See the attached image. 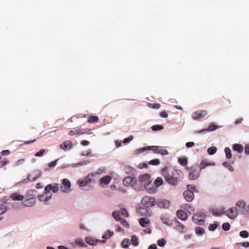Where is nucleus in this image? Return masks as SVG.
<instances>
[{
    "label": "nucleus",
    "instance_id": "59",
    "mask_svg": "<svg viewBox=\"0 0 249 249\" xmlns=\"http://www.w3.org/2000/svg\"><path fill=\"white\" fill-rule=\"evenodd\" d=\"M184 208L186 209H187L188 208L190 210V211L188 210V212L190 213H191V211L194 212V210L192 209V207L191 206V205L190 204H185L184 205Z\"/></svg>",
    "mask_w": 249,
    "mask_h": 249
},
{
    "label": "nucleus",
    "instance_id": "63",
    "mask_svg": "<svg viewBox=\"0 0 249 249\" xmlns=\"http://www.w3.org/2000/svg\"><path fill=\"white\" fill-rule=\"evenodd\" d=\"M160 116L163 118H167L168 117V114L166 113L165 111H162L160 114Z\"/></svg>",
    "mask_w": 249,
    "mask_h": 249
},
{
    "label": "nucleus",
    "instance_id": "7",
    "mask_svg": "<svg viewBox=\"0 0 249 249\" xmlns=\"http://www.w3.org/2000/svg\"><path fill=\"white\" fill-rule=\"evenodd\" d=\"M71 184L70 181L67 178L62 180V185L60 187V190L64 193H68L70 191Z\"/></svg>",
    "mask_w": 249,
    "mask_h": 249
},
{
    "label": "nucleus",
    "instance_id": "64",
    "mask_svg": "<svg viewBox=\"0 0 249 249\" xmlns=\"http://www.w3.org/2000/svg\"><path fill=\"white\" fill-rule=\"evenodd\" d=\"M239 244L246 248L249 247V242H248L240 243Z\"/></svg>",
    "mask_w": 249,
    "mask_h": 249
},
{
    "label": "nucleus",
    "instance_id": "19",
    "mask_svg": "<svg viewBox=\"0 0 249 249\" xmlns=\"http://www.w3.org/2000/svg\"><path fill=\"white\" fill-rule=\"evenodd\" d=\"M111 179V177L109 176H106L102 178L100 180V184L101 185L108 184Z\"/></svg>",
    "mask_w": 249,
    "mask_h": 249
},
{
    "label": "nucleus",
    "instance_id": "21",
    "mask_svg": "<svg viewBox=\"0 0 249 249\" xmlns=\"http://www.w3.org/2000/svg\"><path fill=\"white\" fill-rule=\"evenodd\" d=\"M225 213V208L217 209L213 211V214L215 216H219Z\"/></svg>",
    "mask_w": 249,
    "mask_h": 249
},
{
    "label": "nucleus",
    "instance_id": "1",
    "mask_svg": "<svg viewBox=\"0 0 249 249\" xmlns=\"http://www.w3.org/2000/svg\"><path fill=\"white\" fill-rule=\"evenodd\" d=\"M161 172L166 181L172 185H176L183 178L182 172L179 169H172L165 167Z\"/></svg>",
    "mask_w": 249,
    "mask_h": 249
},
{
    "label": "nucleus",
    "instance_id": "30",
    "mask_svg": "<svg viewBox=\"0 0 249 249\" xmlns=\"http://www.w3.org/2000/svg\"><path fill=\"white\" fill-rule=\"evenodd\" d=\"M137 213L140 214L142 216H147L148 213L147 209L144 208H140L137 210Z\"/></svg>",
    "mask_w": 249,
    "mask_h": 249
},
{
    "label": "nucleus",
    "instance_id": "58",
    "mask_svg": "<svg viewBox=\"0 0 249 249\" xmlns=\"http://www.w3.org/2000/svg\"><path fill=\"white\" fill-rule=\"evenodd\" d=\"M57 160L53 161L48 164V166L50 167H54L57 163Z\"/></svg>",
    "mask_w": 249,
    "mask_h": 249
},
{
    "label": "nucleus",
    "instance_id": "43",
    "mask_svg": "<svg viewBox=\"0 0 249 249\" xmlns=\"http://www.w3.org/2000/svg\"><path fill=\"white\" fill-rule=\"evenodd\" d=\"M239 235L242 238H247L249 236V233L247 231H242L240 232Z\"/></svg>",
    "mask_w": 249,
    "mask_h": 249
},
{
    "label": "nucleus",
    "instance_id": "51",
    "mask_svg": "<svg viewBox=\"0 0 249 249\" xmlns=\"http://www.w3.org/2000/svg\"><path fill=\"white\" fill-rule=\"evenodd\" d=\"M120 213L121 214L123 215L124 217H127L128 216V213L127 211L124 209H122L120 210Z\"/></svg>",
    "mask_w": 249,
    "mask_h": 249
},
{
    "label": "nucleus",
    "instance_id": "38",
    "mask_svg": "<svg viewBox=\"0 0 249 249\" xmlns=\"http://www.w3.org/2000/svg\"><path fill=\"white\" fill-rule=\"evenodd\" d=\"M7 211V208L5 204L0 205V215L2 214Z\"/></svg>",
    "mask_w": 249,
    "mask_h": 249
},
{
    "label": "nucleus",
    "instance_id": "11",
    "mask_svg": "<svg viewBox=\"0 0 249 249\" xmlns=\"http://www.w3.org/2000/svg\"><path fill=\"white\" fill-rule=\"evenodd\" d=\"M156 204L160 208L167 209L170 207V202L166 199H158Z\"/></svg>",
    "mask_w": 249,
    "mask_h": 249
},
{
    "label": "nucleus",
    "instance_id": "13",
    "mask_svg": "<svg viewBox=\"0 0 249 249\" xmlns=\"http://www.w3.org/2000/svg\"><path fill=\"white\" fill-rule=\"evenodd\" d=\"M183 196L185 199L188 202L192 201L194 198V195L193 192H192L191 190L185 191L183 193Z\"/></svg>",
    "mask_w": 249,
    "mask_h": 249
},
{
    "label": "nucleus",
    "instance_id": "12",
    "mask_svg": "<svg viewBox=\"0 0 249 249\" xmlns=\"http://www.w3.org/2000/svg\"><path fill=\"white\" fill-rule=\"evenodd\" d=\"M225 213L231 219H235L237 215V212L235 208H231L226 211H225Z\"/></svg>",
    "mask_w": 249,
    "mask_h": 249
},
{
    "label": "nucleus",
    "instance_id": "15",
    "mask_svg": "<svg viewBox=\"0 0 249 249\" xmlns=\"http://www.w3.org/2000/svg\"><path fill=\"white\" fill-rule=\"evenodd\" d=\"M219 127V126L218 125L214 124L213 123H212L210 124L208 128L200 130L198 131V133H200L205 131H213L218 128Z\"/></svg>",
    "mask_w": 249,
    "mask_h": 249
},
{
    "label": "nucleus",
    "instance_id": "4",
    "mask_svg": "<svg viewBox=\"0 0 249 249\" xmlns=\"http://www.w3.org/2000/svg\"><path fill=\"white\" fill-rule=\"evenodd\" d=\"M36 191L34 190H31L29 191L26 195V196L27 199L25 200L23 202L22 204L25 207H33L36 203V201L34 197L30 196L31 193H36Z\"/></svg>",
    "mask_w": 249,
    "mask_h": 249
},
{
    "label": "nucleus",
    "instance_id": "2",
    "mask_svg": "<svg viewBox=\"0 0 249 249\" xmlns=\"http://www.w3.org/2000/svg\"><path fill=\"white\" fill-rule=\"evenodd\" d=\"M186 169L189 172V178L191 180L197 179L200 175V170L196 165L192 166L190 167H186Z\"/></svg>",
    "mask_w": 249,
    "mask_h": 249
},
{
    "label": "nucleus",
    "instance_id": "53",
    "mask_svg": "<svg viewBox=\"0 0 249 249\" xmlns=\"http://www.w3.org/2000/svg\"><path fill=\"white\" fill-rule=\"evenodd\" d=\"M121 224L125 227L128 228L129 227V224H128L126 220H125L124 218H122L120 220Z\"/></svg>",
    "mask_w": 249,
    "mask_h": 249
},
{
    "label": "nucleus",
    "instance_id": "46",
    "mask_svg": "<svg viewBox=\"0 0 249 249\" xmlns=\"http://www.w3.org/2000/svg\"><path fill=\"white\" fill-rule=\"evenodd\" d=\"M161 220L163 224L166 225L169 224V220L168 217L166 216H163L161 217Z\"/></svg>",
    "mask_w": 249,
    "mask_h": 249
},
{
    "label": "nucleus",
    "instance_id": "42",
    "mask_svg": "<svg viewBox=\"0 0 249 249\" xmlns=\"http://www.w3.org/2000/svg\"><path fill=\"white\" fill-rule=\"evenodd\" d=\"M131 242L133 245L136 246H138L139 243L138 238L136 236H133L131 238Z\"/></svg>",
    "mask_w": 249,
    "mask_h": 249
},
{
    "label": "nucleus",
    "instance_id": "55",
    "mask_svg": "<svg viewBox=\"0 0 249 249\" xmlns=\"http://www.w3.org/2000/svg\"><path fill=\"white\" fill-rule=\"evenodd\" d=\"M44 152H45L44 149H41L40 150H39V151L37 152L36 153L35 156L36 157L41 156Z\"/></svg>",
    "mask_w": 249,
    "mask_h": 249
},
{
    "label": "nucleus",
    "instance_id": "33",
    "mask_svg": "<svg viewBox=\"0 0 249 249\" xmlns=\"http://www.w3.org/2000/svg\"><path fill=\"white\" fill-rule=\"evenodd\" d=\"M99 121V118L96 116H92L89 118L88 121L89 123H97Z\"/></svg>",
    "mask_w": 249,
    "mask_h": 249
},
{
    "label": "nucleus",
    "instance_id": "48",
    "mask_svg": "<svg viewBox=\"0 0 249 249\" xmlns=\"http://www.w3.org/2000/svg\"><path fill=\"white\" fill-rule=\"evenodd\" d=\"M166 241L164 239H161L159 240L157 242V244L160 247H164L165 245Z\"/></svg>",
    "mask_w": 249,
    "mask_h": 249
},
{
    "label": "nucleus",
    "instance_id": "54",
    "mask_svg": "<svg viewBox=\"0 0 249 249\" xmlns=\"http://www.w3.org/2000/svg\"><path fill=\"white\" fill-rule=\"evenodd\" d=\"M52 190L53 193L57 192L59 190L58 185L57 184H54V186H53V189H52Z\"/></svg>",
    "mask_w": 249,
    "mask_h": 249
},
{
    "label": "nucleus",
    "instance_id": "44",
    "mask_svg": "<svg viewBox=\"0 0 249 249\" xmlns=\"http://www.w3.org/2000/svg\"><path fill=\"white\" fill-rule=\"evenodd\" d=\"M148 150H152L154 153L158 154L157 152L159 150V147L158 146H148Z\"/></svg>",
    "mask_w": 249,
    "mask_h": 249
},
{
    "label": "nucleus",
    "instance_id": "32",
    "mask_svg": "<svg viewBox=\"0 0 249 249\" xmlns=\"http://www.w3.org/2000/svg\"><path fill=\"white\" fill-rule=\"evenodd\" d=\"M113 235V232H111L109 231H107L105 234L103 235L102 238L104 239H107Z\"/></svg>",
    "mask_w": 249,
    "mask_h": 249
},
{
    "label": "nucleus",
    "instance_id": "45",
    "mask_svg": "<svg viewBox=\"0 0 249 249\" xmlns=\"http://www.w3.org/2000/svg\"><path fill=\"white\" fill-rule=\"evenodd\" d=\"M187 190H191L192 192H197L196 187L193 185H187Z\"/></svg>",
    "mask_w": 249,
    "mask_h": 249
},
{
    "label": "nucleus",
    "instance_id": "34",
    "mask_svg": "<svg viewBox=\"0 0 249 249\" xmlns=\"http://www.w3.org/2000/svg\"><path fill=\"white\" fill-rule=\"evenodd\" d=\"M112 215L113 218L117 221H120L121 219L122 218L120 217V213L118 212H113L112 213Z\"/></svg>",
    "mask_w": 249,
    "mask_h": 249
},
{
    "label": "nucleus",
    "instance_id": "24",
    "mask_svg": "<svg viewBox=\"0 0 249 249\" xmlns=\"http://www.w3.org/2000/svg\"><path fill=\"white\" fill-rule=\"evenodd\" d=\"M52 197V195H50L49 196H45V195H41L38 196L39 200L40 201H44L46 202L49 200Z\"/></svg>",
    "mask_w": 249,
    "mask_h": 249
},
{
    "label": "nucleus",
    "instance_id": "29",
    "mask_svg": "<svg viewBox=\"0 0 249 249\" xmlns=\"http://www.w3.org/2000/svg\"><path fill=\"white\" fill-rule=\"evenodd\" d=\"M84 133H85V132H82L81 129H80V128H78L77 129H75L74 131L73 130H71V131H69V135H71V136H72V135H74L77 134H83Z\"/></svg>",
    "mask_w": 249,
    "mask_h": 249
},
{
    "label": "nucleus",
    "instance_id": "57",
    "mask_svg": "<svg viewBox=\"0 0 249 249\" xmlns=\"http://www.w3.org/2000/svg\"><path fill=\"white\" fill-rule=\"evenodd\" d=\"M133 139V137L132 136H130V137H127V138H125L124 141H123V142L124 143H127V142H130L131 141H132Z\"/></svg>",
    "mask_w": 249,
    "mask_h": 249
},
{
    "label": "nucleus",
    "instance_id": "49",
    "mask_svg": "<svg viewBox=\"0 0 249 249\" xmlns=\"http://www.w3.org/2000/svg\"><path fill=\"white\" fill-rule=\"evenodd\" d=\"M245 205L246 203L244 201H238L236 203V206L241 208H243Z\"/></svg>",
    "mask_w": 249,
    "mask_h": 249
},
{
    "label": "nucleus",
    "instance_id": "17",
    "mask_svg": "<svg viewBox=\"0 0 249 249\" xmlns=\"http://www.w3.org/2000/svg\"><path fill=\"white\" fill-rule=\"evenodd\" d=\"M72 143L71 141H67L64 142L63 143L60 145V147L61 149L64 151L69 150L72 147Z\"/></svg>",
    "mask_w": 249,
    "mask_h": 249
},
{
    "label": "nucleus",
    "instance_id": "6",
    "mask_svg": "<svg viewBox=\"0 0 249 249\" xmlns=\"http://www.w3.org/2000/svg\"><path fill=\"white\" fill-rule=\"evenodd\" d=\"M141 203L146 207H151L156 205V201L154 197L145 196L142 199Z\"/></svg>",
    "mask_w": 249,
    "mask_h": 249
},
{
    "label": "nucleus",
    "instance_id": "3",
    "mask_svg": "<svg viewBox=\"0 0 249 249\" xmlns=\"http://www.w3.org/2000/svg\"><path fill=\"white\" fill-rule=\"evenodd\" d=\"M206 215L204 212H200L194 214L192 220L195 223L202 225L204 224Z\"/></svg>",
    "mask_w": 249,
    "mask_h": 249
},
{
    "label": "nucleus",
    "instance_id": "56",
    "mask_svg": "<svg viewBox=\"0 0 249 249\" xmlns=\"http://www.w3.org/2000/svg\"><path fill=\"white\" fill-rule=\"evenodd\" d=\"M146 150H148V146H145V147H142V148L138 149V153H143Z\"/></svg>",
    "mask_w": 249,
    "mask_h": 249
},
{
    "label": "nucleus",
    "instance_id": "16",
    "mask_svg": "<svg viewBox=\"0 0 249 249\" xmlns=\"http://www.w3.org/2000/svg\"><path fill=\"white\" fill-rule=\"evenodd\" d=\"M10 198L15 201L23 200L24 196L20 195L18 193H12L10 196Z\"/></svg>",
    "mask_w": 249,
    "mask_h": 249
},
{
    "label": "nucleus",
    "instance_id": "22",
    "mask_svg": "<svg viewBox=\"0 0 249 249\" xmlns=\"http://www.w3.org/2000/svg\"><path fill=\"white\" fill-rule=\"evenodd\" d=\"M144 187L146 191L149 194H154L157 192V189L153 187L152 185H151V186H150L149 185V186H146Z\"/></svg>",
    "mask_w": 249,
    "mask_h": 249
},
{
    "label": "nucleus",
    "instance_id": "10",
    "mask_svg": "<svg viewBox=\"0 0 249 249\" xmlns=\"http://www.w3.org/2000/svg\"><path fill=\"white\" fill-rule=\"evenodd\" d=\"M92 176H93L92 174V175L89 174L87 176V177L85 179H83V180L79 179V180H78V181H77L78 184L80 187L86 186V185H88L90 182H91V181H92L91 177Z\"/></svg>",
    "mask_w": 249,
    "mask_h": 249
},
{
    "label": "nucleus",
    "instance_id": "62",
    "mask_svg": "<svg viewBox=\"0 0 249 249\" xmlns=\"http://www.w3.org/2000/svg\"><path fill=\"white\" fill-rule=\"evenodd\" d=\"M194 142H187L186 143V146L187 148H190L194 146Z\"/></svg>",
    "mask_w": 249,
    "mask_h": 249
},
{
    "label": "nucleus",
    "instance_id": "9",
    "mask_svg": "<svg viewBox=\"0 0 249 249\" xmlns=\"http://www.w3.org/2000/svg\"><path fill=\"white\" fill-rule=\"evenodd\" d=\"M208 113L205 110H199L195 112L192 115L194 120H197L205 117Z\"/></svg>",
    "mask_w": 249,
    "mask_h": 249
},
{
    "label": "nucleus",
    "instance_id": "28",
    "mask_svg": "<svg viewBox=\"0 0 249 249\" xmlns=\"http://www.w3.org/2000/svg\"><path fill=\"white\" fill-rule=\"evenodd\" d=\"M163 180L160 177H158L154 181V185L156 187H158L163 184Z\"/></svg>",
    "mask_w": 249,
    "mask_h": 249
},
{
    "label": "nucleus",
    "instance_id": "36",
    "mask_svg": "<svg viewBox=\"0 0 249 249\" xmlns=\"http://www.w3.org/2000/svg\"><path fill=\"white\" fill-rule=\"evenodd\" d=\"M205 232L203 228L198 227L196 228V232L198 235H202Z\"/></svg>",
    "mask_w": 249,
    "mask_h": 249
},
{
    "label": "nucleus",
    "instance_id": "18",
    "mask_svg": "<svg viewBox=\"0 0 249 249\" xmlns=\"http://www.w3.org/2000/svg\"><path fill=\"white\" fill-rule=\"evenodd\" d=\"M177 215L178 217L182 220H186L187 219V214L183 210H178Z\"/></svg>",
    "mask_w": 249,
    "mask_h": 249
},
{
    "label": "nucleus",
    "instance_id": "31",
    "mask_svg": "<svg viewBox=\"0 0 249 249\" xmlns=\"http://www.w3.org/2000/svg\"><path fill=\"white\" fill-rule=\"evenodd\" d=\"M178 161L182 166H186L188 163L187 159L186 158H180L178 160Z\"/></svg>",
    "mask_w": 249,
    "mask_h": 249
},
{
    "label": "nucleus",
    "instance_id": "27",
    "mask_svg": "<svg viewBox=\"0 0 249 249\" xmlns=\"http://www.w3.org/2000/svg\"><path fill=\"white\" fill-rule=\"evenodd\" d=\"M130 245V240L127 238L124 239L121 243V246L123 248H127Z\"/></svg>",
    "mask_w": 249,
    "mask_h": 249
},
{
    "label": "nucleus",
    "instance_id": "20",
    "mask_svg": "<svg viewBox=\"0 0 249 249\" xmlns=\"http://www.w3.org/2000/svg\"><path fill=\"white\" fill-rule=\"evenodd\" d=\"M139 222L141 226L144 227L146 225L149 224L150 220L147 218H141L139 220Z\"/></svg>",
    "mask_w": 249,
    "mask_h": 249
},
{
    "label": "nucleus",
    "instance_id": "14",
    "mask_svg": "<svg viewBox=\"0 0 249 249\" xmlns=\"http://www.w3.org/2000/svg\"><path fill=\"white\" fill-rule=\"evenodd\" d=\"M213 165H214V163L213 162H209L206 160H204L200 162L199 168L198 169L200 170V171H201V170L204 169L207 166Z\"/></svg>",
    "mask_w": 249,
    "mask_h": 249
},
{
    "label": "nucleus",
    "instance_id": "50",
    "mask_svg": "<svg viewBox=\"0 0 249 249\" xmlns=\"http://www.w3.org/2000/svg\"><path fill=\"white\" fill-rule=\"evenodd\" d=\"M217 227V225L216 224H211L209 226V230L210 231H214Z\"/></svg>",
    "mask_w": 249,
    "mask_h": 249
},
{
    "label": "nucleus",
    "instance_id": "60",
    "mask_svg": "<svg viewBox=\"0 0 249 249\" xmlns=\"http://www.w3.org/2000/svg\"><path fill=\"white\" fill-rule=\"evenodd\" d=\"M151 106H152V107L155 109H159L160 107V105L159 104H151Z\"/></svg>",
    "mask_w": 249,
    "mask_h": 249
},
{
    "label": "nucleus",
    "instance_id": "25",
    "mask_svg": "<svg viewBox=\"0 0 249 249\" xmlns=\"http://www.w3.org/2000/svg\"><path fill=\"white\" fill-rule=\"evenodd\" d=\"M233 149L239 153H241L243 151V146L240 144H235L233 146Z\"/></svg>",
    "mask_w": 249,
    "mask_h": 249
},
{
    "label": "nucleus",
    "instance_id": "61",
    "mask_svg": "<svg viewBox=\"0 0 249 249\" xmlns=\"http://www.w3.org/2000/svg\"><path fill=\"white\" fill-rule=\"evenodd\" d=\"M91 150L89 149L87 151L82 152L81 153V155L83 156H88L91 153Z\"/></svg>",
    "mask_w": 249,
    "mask_h": 249
},
{
    "label": "nucleus",
    "instance_id": "5",
    "mask_svg": "<svg viewBox=\"0 0 249 249\" xmlns=\"http://www.w3.org/2000/svg\"><path fill=\"white\" fill-rule=\"evenodd\" d=\"M139 181L141 185L143 187L150 185L151 180L149 174H145L139 176Z\"/></svg>",
    "mask_w": 249,
    "mask_h": 249
},
{
    "label": "nucleus",
    "instance_id": "52",
    "mask_svg": "<svg viewBox=\"0 0 249 249\" xmlns=\"http://www.w3.org/2000/svg\"><path fill=\"white\" fill-rule=\"evenodd\" d=\"M157 152L158 153V154H160L163 155H167L168 154V151L164 149H159Z\"/></svg>",
    "mask_w": 249,
    "mask_h": 249
},
{
    "label": "nucleus",
    "instance_id": "35",
    "mask_svg": "<svg viewBox=\"0 0 249 249\" xmlns=\"http://www.w3.org/2000/svg\"><path fill=\"white\" fill-rule=\"evenodd\" d=\"M151 129L153 131H158L161 130L163 129V126L162 125L157 124L153 125L151 127Z\"/></svg>",
    "mask_w": 249,
    "mask_h": 249
},
{
    "label": "nucleus",
    "instance_id": "37",
    "mask_svg": "<svg viewBox=\"0 0 249 249\" xmlns=\"http://www.w3.org/2000/svg\"><path fill=\"white\" fill-rule=\"evenodd\" d=\"M217 150V148L214 146H212L208 148L207 151L210 155L214 154Z\"/></svg>",
    "mask_w": 249,
    "mask_h": 249
},
{
    "label": "nucleus",
    "instance_id": "23",
    "mask_svg": "<svg viewBox=\"0 0 249 249\" xmlns=\"http://www.w3.org/2000/svg\"><path fill=\"white\" fill-rule=\"evenodd\" d=\"M124 171L127 174H134L135 170L130 166L126 165L124 168Z\"/></svg>",
    "mask_w": 249,
    "mask_h": 249
},
{
    "label": "nucleus",
    "instance_id": "40",
    "mask_svg": "<svg viewBox=\"0 0 249 249\" xmlns=\"http://www.w3.org/2000/svg\"><path fill=\"white\" fill-rule=\"evenodd\" d=\"M160 163V161L158 159H154L149 161V164L151 165H158Z\"/></svg>",
    "mask_w": 249,
    "mask_h": 249
},
{
    "label": "nucleus",
    "instance_id": "47",
    "mask_svg": "<svg viewBox=\"0 0 249 249\" xmlns=\"http://www.w3.org/2000/svg\"><path fill=\"white\" fill-rule=\"evenodd\" d=\"M230 227V224L229 223H224L223 224L222 226V229L225 231L229 230Z\"/></svg>",
    "mask_w": 249,
    "mask_h": 249
},
{
    "label": "nucleus",
    "instance_id": "26",
    "mask_svg": "<svg viewBox=\"0 0 249 249\" xmlns=\"http://www.w3.org/2000/svg\"><path fill=\"white\" fill-rule=\"evenodd\" d=\"M86 241L87 243H88L89 244H90L91 245H94L96 244V243H97L98 242H99L100 243H105V240H96V241H94L93 240L89 239L88 238H87L86 239Z\"/></svg>",
    "mask_w": 249,
    "mask_h": 249
},
{
    "label": "nucleus",
    "instance_id": "39",
    "mask_svg": "<svg viewBox=\"0 0 249 249\" xmlns=\"http://www.w3.org/2000/svg\"><path fill=\"white\" fill-rule=\"evenodd\" d=\"M225 152L227 158L228 159H231L232 157L231 149L228 147H226L225 148Z\"/></svg>",
    "mask_w": 249,
    "mask_h": 249
},
{
    "label": "nucleus",
    "instance_id": "41",
    "mask_svg": "<svg viewBox=\"0 0 249 249\" xmlns=\"http://www.w3.org/2000/svg\"><path fill=\"white\" fill-rule=\"evenodd\" d=\"M52 189H53V186L51 184H48L47 185L44 189V193L45 194H47L49 193H50V191L52 190Z\"/></svg>",
    "mask_w": 249,
    "mask_h": 249
},
{
    "label": "nucleus",
    "instance_id": "8",
    "mask_svg": "<svg viewBox=\"0 0 249 249\" xmlns=\"http://www.w3.org/2000/svg\"><path fill=\"white\" fill-rule=\"evenodd\" d=\"M123 182L125 186H133L137 184V179L136 178L128 176L124 178L123 179Z\"/></svg>",
    "mask_w": 249,
    "mask_h": 249
}]
</instances>
